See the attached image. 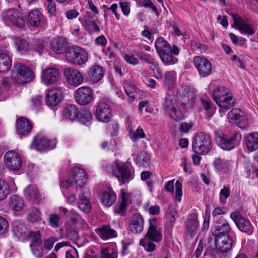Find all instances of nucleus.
<instances>
[{"label":"nucleus","instance_id":"obj_62","mask_svg":"<svg viewBox=\"0 0 258 258\" xmlns=\"http://www.w3.org/2000/svg\"><path fill=\"white\" fill-rule=\"evenodd\" d=\"M57 240V239L56 237H51L44 241L43 246L47 250V252L52 248L54 243Z\"/></svg>","mask_w":258,"mask_h":258},{"label":"nucleus","instance_id":"obj_26","mask_svg":"<svg viewBox=\"0 0 258 258\" xmlns=\"http://www.w3.org/2000/svg\"><path fill=\"white\" fill-rule=\"evenodd\" d=\"M235 103V99L233 97L231 93H230L227 96L223 98L217 104L220 107L219 113L221 116H223L225 112L233 107Z\"/></svg>","mask_w":258,"mask_h":258},{"label":"nucleus","instance_id":"obj_11","mask_svg":"<svg viewBox=\"0 0 258 258\" xmlns=\"http://www.w3.org/2000/svg\"><path fill=\"white\" fill-rule=\"evenodd\" d=\"M94 92L89 87L83 86L78 88L75 92L76 101L82 105L90 103L93 98Z\"/></svg>","mask_w":258,"mask_h":258},{"label":"nucleus","instance_id":"obj_48","mask_svg":"<svg viewBox=\"0 0 258 258\" xmlns=\"http://www.w3.org/2000/svg\"><path fill=\"white\" fill-rule=\"evenodd\" d=\"M79 120L82 123H86L89 122L92 119V114L89 109H83L81 110L77 117Z\"/></svg>","mask_w":258,"mask_h":258},{"label":"nucleus","instance_id":"obj_46","mask_svg":"<svg viewBox=\"0 0 258 258\" xmlns=\"http://www.w3.org/2000/svg\"><path fill=\"white\" fill-rule=\"evenodd\" d=\"M10 194V187L4 180L0 179V201L5 200Z\"/></svg>","mask_w":258,"mask_h":258},{"label":"nucleus","instance_id":"obj_21","mask_svg":"<svg viewBox=\"0 0 258 258\" xmlns=\"http://www.w3.org/2000/svg\"><path fill=\"white\" fill-rule=\"evenodd\" d=\"M105 71L98 65L92 66L87 73L86 81L90 83H95L103 77Z\"/></svg>","mask_w":258,"mask_h":258},{"label":"nucleus","instance_id":"obj_47","mask_svg":"<svg viewBox=\"0 0 258 258\" xmlns=\"http://www.w3.org/2000/svg\"><path fill=\"white\" fill-rule=\"evenodd\" d=\"M102 258H117L118 252L115 247L108 246L101 250Z\"/></svg>","mask_w":258,"mask_h":258},{"label":"nucleus","instance_id":"obj_41","mask_svg":"<svg viewBox=\"0 0 258 258\" xmlns=\"http://www.w3.org/2000/svg\"><path fill=\"white\" fill-rule=\"evenodd\" d=\"M230 93V91L227 88L224 87H217L213 92V99L217 103Z\"/></svg>","mask_w":258,"mask_h":258},{"label":"nucleus","instance_id":"obj_14","mask_svg":"<svg viewBox=\"0 0 258 258\" xmlns=\"http://www.w3.org/2000/svg\"><path fill=\"white\" fill-rule=\"evenodd\" d=\"M194 62L201 76L206 77L211 74L212 64L207 58L196 56L194 58Z\"/></svg>","mask_w":258,"mask_h":258},{"label":"nucleus","instance_id":"obj_64","mask_svg":"<svg viewBox=\"0 0 258 258\" xmlns=\"http://www.w3.org/2000/svg\"><path fill=\"white\" fill-rule=\"evenodd\" d=\"M123 58L128 63L132 65H137L139 63L137 58L133 54H125L123 55Z\"/></svg>","mask_w":258,"mask_h":258},{"label":"nucleus","instance_id":"obj_60","mask_svg":"<svg viewBox=\"0 0 258 258\" xmlns=\"http://www.w3.org/2000/svg\"><path fill=\"white\" fill-rule=\"evenodd\" d=\"M175 199L176 201L180 202L181 200L182 196V185L181 183L179 181L177 180L175 182Z\"/></svg>","mask_w":258,"mask_h":258},{"label":"nucleus","instance_id":"obj_43","mask_svg":"<svg viewBox=\"0 0 258 258\" xmlns=\"http://www.w3.org/2000/svg\"><path fill=\"white\" fill-rule=\"evenodd\" d=\"M15 43L17 50L21 54H25L28 52L30 49L29 43L24 39L20 38H16L15 39Z\"/></svg>","mask_w":258,"mask_h":258},{"label":"nucleus","instance_id":"obj_33","mask_svg":"<svg viewBox=\"0 0 258 258\" xmlns=\"http://www.w3.org/2000/svg\"><path fill=\"white\" fill-rule=\"evenodd\" d=\"M78 115L79 111L74 104H67L63 108L62 116L64 119L73 121L77 118Z\"/></svg>","mask_w":258,"mask_h":258},{"label":"nucleus","instance_id":"obj_12","mask_svg":"<svg viewBox=\"0 0 258 258\" xmlns=\"http://www.w3.org/2000/svg\"><path fill=\"white\" fill-rule=\"evenodd\" d=\"M149 227L145 237L159 242L162 239V229L159 227L157 220L153 218L149 220Z\"/></svg>","mask_w":258,"mask_h":258},{"label":"nucleus","instance_id":"obj_30","mask_svg":"<svg viewBox=\"0 0 258 258\" xmlns=\"http://www.w3.org/2000/svg\"><path fill=\"white\" fill-rule=\"evenodd\" d=\"M96 232L99 237L104 240L116 237L117 235L116 231L109 225H105L97 229Z\"/></svg>","mask_w":258,"mask_h":258},{"label":"nucleus","instance_id":"obj_13","mask_svg":"<svg viewBox=\"0 0 258 258\" xmlns=\"http://www.w3.org/2000/svg\"><path fill=\"white\" fill-rule=\"evenodd\" d=\"M234 27L241 33L251 35L255 33L253 25L247 19H243L239 16L232 15Z\"/></svg>","mask_w":258,"mask_h":258},{"label":"nucleus","instance_id":"obj_53","mask_svg":"<svg viewBox=\"0 0 258 258\" xmlns=\"http://www.w3.org/2000/svg\"><path fill=\"white\" fill-rule=\"evenodd\" d=\"M60 216L56 213L50 214L49 215L48 223L53 228H58L60 225Z\"/></svg>","mask_w":258,"mask_h":258},{"label":"nucleus","instance_id":"obj_44","mask_svg":"<svg viewBox=\"0 0 258 258\" xmlns=\"http://www.w3.org/2000/svg\"><path fill=\"white\" fill-rule=\"evenodd\" d=\"M201 102L202 107L208 111V113L205 115V118L209 119L215 112V106L212 104L210 100L208 99H204V98H201Z\"/></svg>","mask_w":258,"mask_h":258},{"label":"nucleus","instance_id":"obj_28","mask_svg":"<svg viewBox=\"0 0 258 258\" xmlns=\"http://www.w3.org/2000/svg\"><path fill=\"white\" fill-rule=\"evenodd\" d=\"M54 143L47 138L43 136H38L34 140V145L36 149L39 151H42L45 149L50 150L54 148Z\"/></svg>","mask_w":258,"mask_h":258},{"label":"nucleus","instance_id":"obj_4","mask_svg":"<svg viewBox=\"0 0 258 258\" xmlns=\"http://www.w3.org/2000/svg\"><path fill=\"white\" fill-rule=\"evenodd\" d=\"M233 240L230 235L215 237L216 249L214 252L215 258H225L230 251Z\"/></svg>","mask_w":258,"mask_h":258},{"label":"nucleus","instance_id":"obj_35","mask_svg":"<svg viewBox=\"0 0 258 258\" xmlns=\"http://www.w3.org/2000/svg\"><path fill=\"white\" fill-rule=\"evenodd\" d=\"M245 143L249 151H254L258 149V133L254 132L248 134L245 138Z\"/></svg>","mask_w":258,"mask_h":258},{"label":"nucleus","instance_id":"obj_55","mask_svg":"<svg viewBox=\"0 0 258 258\" xmlns=\"http://www.w3.org/2000/svg\"><path fill=\"white\" fill-rule=\"evenodd\" d=\"M230 195V190L229 188L224 186V187L221 189L219 193V202L222 205H225L227 199Z\"/></svg>","mask_w":258,"mask_h":258},{"label":"nucleus","instance_id":"obj_8","mask_svg":"<svg viewBox=\"0 0 258 258\" xmlns=\"http://www.w3.org/2000/svg\"><path fill=\"white\" fill-rule=\"evenodd\" d=\"M115 163V168L112 170V174L118 179L120 184L128 182L133 178L131 170L126 165L118 160Z\"/></svg>","mask_w":258,"mask_h":258},{"label":"nucleus","instance_id":"obj_6","mask_svg":"<svg viewBox=\"0 0 258 258\" xmlns=\"http://www.w3.org/2000/svg\"><path fill=\"white\" fill-rule=\"evenodd\" d=\"M211 139L205 133L198 134L192 142V150L196 154H207L211 150Z\"/></svg>","mask_w":258,"mask_h":258},{"label":"nucleus","instance_id":"obj_22","mask_svg":"<svg viewBox=\"0 0 258 258\" xmlns=\"http://www.w3.org/2000/svg\"><path fill=\"white\" fill-rule=\"evenodd\" d=\"M231 230L229 223L224 219L220 218L216 221L212 234L214 237L229 235Z\"/></svg>","mask_w":258,"mask_h":258},{"label":"nucleus","instance_id":"obj_56","mask_svg":"<svg viewBox=\"0 0 258 258\" xmlns=\"http://www.w3.org/2000/svg\"><path fill=\"white\" fill-rule=\"evenodd\" d=\"M67 217L71 220L74 224L77 223L82 224L84 222L82 217L74 210L70 211L67 215Z\"/></svg>","mask_w":258,"mask_h":258},{"label":"nucleus","instance_id":"obj_42","mask_svg":"<svg viewBox=\"0 0 258 258\" xmlns=\"http://www.w3.org/2000/svg\"><path fill=\"white\" fill-rule=\"evenodd\" d=\"M136 162L140 166L147 167L150 163V158L145 151H141L137 156Z\"/></svg>","mask_w":258,"mask_h":258},{"label":"nucleus","instance_id":"obj_50","mask_svg":"<svg viewBox=\"0 0 258 258\" xmlns=\"http://www.w3.org/2000/svg\"><path fill=\"white\" fill-rule=\"evenodd\" d=\"M29 236L30 239L31 240V242L30 244V246L42 245V241L40 231L30 232Z\"/></svg>","mask_w":258,"mask_h":258},{"label":"nucleus","instance_id":"obj_59","mask_svg":"<svg viewBox=\"0 0 258 258\" xmlns=\"http://www.w3.org/2000/svg\"><path fill=\"white\" fill-rule=\"evenodd\" d=\"M13 228L15 232L21 235L25 234L27 231L25 225L20 223L19 221H15L14 222Z\"/></svg>","mask_w":258,"mask_h":258},{"label":"nucleus","instance_id":"obj_36","mask_svg":"<svg viewBox=\"0 0 258 258\" xmlns=\"http://www.w3.org/2000/svg\"><path fill=\"white\" fill-rule=\"evenodd\" d=\"M9 204L10 208L15 211H21L24 206L23 199L16 195H14L10 198Z\"/></svg>","mask_w":258,"mask_h":258},{"label":"nucleus","instance_id":"obj_51","mask_svg":"<svg viewBox=\"0 0 258 258\" xmlns=\"http://www.w3.org/2000/svg\"><path fill=\"white\" fill-rule=\"evenodd\" d=\"M213 164L217 170L222 172H224L228 167L227 161L224 159H221L220 157L215 159Z\"/></svg>","mask_w":258,"mask_h":258},{"label":"nucleus","instance_id":"obj_25","mask_svg":"<svg viewBox=\"0 0 258 258\" xmlns=\"http://www.w3.org/2000/svg\"><path fill=\"white\" fill-rule=\"evenodd\" d=\"M70 175L73 179L74 185L77 187L83 186L87 180V176L85 170L79 167L74 168L71 171Z\"/></svg>","mask_w":258,"mask_h":258},{"label":"nucleus","instance_id":"obj_54","mask_svg":"<svg viewBox=\"0 0 258 258\" xmlns=\"http://www.w3.org/2000/svg\"><path fill=\"white\" fill-rule=\"evenodd\" d=\"M181 105L183 108L190 109L194 105V99L191 97V94L188 93L184 95L180 100Z\"/></svg>","mask_w":258,"mask_h":258},{"label":"nucleus","instance_id":"obj_32","mask_svg":"<svg viewBox=\"0 0 258 258\" xmlns=\"http://www.w3.org/2000/svg\"><path fill=\"white\" fill-rule=\"evenodd\" d=\"M12 55L7 51L0 54V72L10 70L12 64Z\"/></svg>","mask_w":258,"mask_h":258},{"label":"nucleus","instance_id":"obj_24","mask_svg":"<svg viewBox=\"0 0 258 258\" xmlns=\"http://www.w3.org/2000/svg\"><path fill=\"white\" fill-rule=\"evenodd\" d=\"M144 220L138 213L133 214L129 221L130 230L135 233H140L144 229Z\"/></svg>","mask_w":258,"mask_h":258},{"label":"nucleus","instance_id":"obj_37","mask_svg":"<svg viewBox=\"0 0 258 258\" xmlns=\"http://www.w3.org/2000/svg\"><path fill=\"white\" fill-rule=\"evenodd\" d=\"M116 194L114 192L111 190L104 191L100 197L102 203L107 207L112 206L116 201Z\"/></svg>","mask_w":258,"mask_h":258},{"label":"nucleus","instance_id":"obj_5","mask_svg":"<svg viewBox=\"0 0 258 258\" xmlns=\"http://www.w3.org/2000/svg\"><path fill=\"white\" fill-rule=\"evenodd\" d=\"M65 56L68 62L77 65L85 63L88 58L87 51L76 45L69 47L66 50Z\"/></svg>","mask_w":258,"mask_h":258},{"label":"nucleus","instance_id":"obj_57","mask_svg":"<svg viewBox=\"0 0 258 258\" xmlns=\"http://www.w3.org/2000/svg\"><path fill=\"white\" fill-rule=\"evenodd\" d=\"M131 139L134 142H137L139 138L143 139L146 137V135L141 127L139 126L135 132H133L131 134Z\"/></svg>","mask_w":258,"mask_h":258},{"label":"nucleus","instance_id":"obj_27","mask_svg":"<svg viewBox=\"0 0 258 258\" xmlns=\"http://www.w3.org/2000/svg\"><path fill=\"white\" fill-rule=\"evenodd\" d=\"M24 195L26 199L36 203H39L42 201L40 192L35 185H29L26 187Z\"/></svg>","mask_w":258,"mask_h":258},{"label":"nucleus","instance_id":"obj_63","mask_svg":"<svg viewBox=\"0 0 258 258\" xmlns=\"http://www.w3.org/2000/svg\"><path fill=\"white\" fill-rule=\"evenodd\" d=\"M177 215L176 211L172 207H169L167 214V219L169 222L173 223L175 222L176 218L175 216Z\"/></svg>","mask_w":258,"mask_h":258},{"label":"nucleus","instance_id":"obj_52","mask_svg":"<svg viewBox=\"0 0 258 258\" xmlns=\"http://www.w3.org/2000/svg\"><path fill=\"white\" fill-rule=\"evenodd\" d=\"M33 255L37 258H41L47 253V250L44 248L43 244L30 246Z\"/></svg>","mask_w":258,"mask_h":258},{"label":"nucleus","instance_id":"obj_10","mask_svg":"<svg viewBox=\"0 0 258 258\" xmlns=\"http://www.w3.org/2000/svg\"><path fill=\"white\" fill-rule=\"evenodd\" d=\"M230 218L233 221L237 228L242 232L250 235L253 232V227L249 220L244 218L237 211L232 212Z\"/></svg>","mask_w":258,"mask_h":258},{"label":"nucleus","instance_id":"obj_40","mask_svg":"<svg viewBox=\"0 0 258 258\" xmlns=\"http://www.w3.org/2000/svg\"><path fill=\"white\" fill-rule=\"evenodd\" d=\"M27 219L31 223L39 222L42 220L41 213L38 209L32 207L28 211Z\"/></svg>","mask_w":258,"mask_h":258},{"label":"nucleus","instance_id":"obj_9","mask_svg":"<svg viewBox=\"0 0 258 258\" xmlns=\"http://www.w3.org/2000/svg\"><path fill=\"white\" fill-rule=\"evenodd\" d=\"M1 15L5 22H9L18 28H21L25 25L22 14L15 9H10L4 11Z\"/></svg>","mask_w":258,"mask_h":258},{"label":"nucleus","instance_id":"obj_3","mask_svg":"<svg viewBox=\"0 0 258 258\" xmlns=\"http://www.w3.org/2000/svg\"><path fill=\"white\" fill-rule=\"evenodd\" d=\"M215 138L219 147L224 150L230 151L239 145L241 135L239 133H236L232 136L228 137L224 134L216 133Z\"/></svg>","mask_w":258,"mask_h":258},{"label":"nucleus","instance_id":"obj_29","mask_svg":"<svg viewBox=\"0 0 258 258\" xmlns=\"http://www.w3.org/2000/svg\"><path fill=\"white\" fill-rule=\"evenodd\" d=\"M32 129V125L26 118H20L17 120V130L18 134L21 136L29 134Z\"/></svg>","mask_w":258,"mask_h":258},{"label":"nucleus","instance_id":"obj_23","mask_svg":"<svg viewBox=\"0 0 258 258\" xmlns=\"http://www.w3.org/2000/svg\"><path fill=\"white\" fill-rule=\"evenodd\" d=\"M27 17L29 23L33 27H42L46 22V19L43 15L36 9L29 12Z\"/></svg>","mask_w":258,"mask_h":258},{"label":"nucleus","instance_id":"obj_16","mask_svg":"<svg viewBox=\"0 0 258 258\" xmlns=\"http://www.w3.org/2000/svg\"><path fill=\"white\" fill-rule=\"evenodd\" d=\"M64 76L69 84L77 87L84 81L82 73L77 69L73 68H67L64 70Z\"/></svg>","mask_w":258,"mask_h":258},{"label":"nucleus","instance_id":"obj_18","mask_svg":"<svg viewBox=\"0 0 258 258\" xmlns=\"http://www.w3.org/2000/svg\"><path fill=\"white\" fill-rule=\"evenodd\" d=\"M4 159L6 165L10 170L17 171L20 168L22 161L16 152L12 151L7 152Z\"/></svg>","mask_w":258,"mask_h":258},{"label":"nucleus","instance_id":"obj_1","mask_svg":"<svg viewBox=\"0 0 258 258\" xmlns=\"http://www.w3.org/2000/svg\"><path fill=\"white\" fill-rule=\"evenodd\" d=\"M12 80L18 84H25L31 82L34 74L30 68L21 62H15L11 70Z\"/></svg>","mask_w":258,"mask_h":258},{"label":"nucleus","instance_id":"obj_31","mask_svg":"<svg viewBox=\"0 0 258 258\" xmlns=\"http://www.w3.org/2000/svg\"><path fill=\"white\" fill-rule=\"evenodd\" d=\"M186 232L192 238L197 233L199 223L197 216H194L187 219L185 223Z\"/></svg>","mask_w":258,"mask_h":258},{"label":"nucleus","instance_id":"obj_34","mask_svg":"<svg viewBox=\"0 0 258 258\" xmlns=\"http://www.w3.org/2000/svg\"><path fill=\"white\" fill-rule=\"evenodd\" d=\"M51 45L53 51L58 54L63 53L67 47V41L61 37L53 39Z\"/></svg>","mask_w":258,"mask_h":258},{"label":"nucleus","instance_id":"obj_58","mask_svg":"<svg viewBox=\"0 0 258 258\" xmlns=\"http://www.w3.org/2000/svg\"><path fill=\"white\" fill-rule=\"evenodd\" d=\"M79 208L86 213H89L91 211V206L89 201H78Z\"/></svg>","mask_w":258,"mask_h":258},{"label":"nucleus","instance_id":"obj_17","mask_svg":"<svg viewBox=\"0 0 258 258\" xmlns=\"http://www.w3.org/2000/svg\"><path fill=\"white\" fill-rule=\"evenodd\" d=\"M60 76L57 69L48 68L45 69L42 74L41 81L48 86L56 84L60 79Z\"/></svg>","mask_w":258,"mask_h":258},{"label":"nucleus","instance_id":"obj_61","mask_svg":"<svg viewBox=\"0 0 258 258\" xmlns=\"http://www.w3.org/2000/svg\"><path fill=\"white\" fill-rule=\"evenodd\" d=\"M90 192L89 189L84 188L82 189L79 196V201H89Z\"/></svg>","mask_w":258,"mask_h":258},{"label":"nucleus","instance_id":"obj_39","mask_svg":"<svg viewBox=\"0 0 258 258\" xmlns=\"http://www.w3.org/2000/svg\"><path fill=\"white\" fill-rule=\"evenodd\" d=\"M134 52L137 56H138L140 59L144 60L147 63L151 64L152 67H154V68H156L157 71L159 72L160 69L158 66V62L154 58H152L150 55L141 51H135Z\"/></svg>","mask_w":258,"mask_h":258},{"label":"nucleus","instance_id":"obj_49","mask_svg":"<svg viewBox=\"0 0 258 258\" xmlns=\"http://www.w3.org/2000/svg\"><path fill=\"white\" fill-rule=\"evenodd\" d=\"M152 240L145 237L140 241V244L144 247L145 250L147 252H153L156 248V245Z\"/></svg>","mask_w":258,"mask_h":258},{"label":"nucleus","instance_id":"obj_38","mask_svg":"<svg viewBox=\"0 0 258 258\" xmlns=\"http://www.w3.org/2000/svg\"><path fill=\"white\" fill-rule=\"evenodd\" d=\"M129 195L127 193L122 192L121 202L115 205L114 206V212L116 213L122 215L125 211L128 205V199Z\"/></svg>","mask_w":258,"mask_h":258},{"label":"nucleus","instance_id":"obj_20","mask_svg":"<svg viewBox=\"0 0 258 258\" xmlns=\"http://www.w3.org/2000/svg\"><path fill=\"white\" fill-rule=\"evenodd\" d=\"M62 97V90L60 87L54 88L47 91L46 102L47 105L54 106L58 105Z\"/></svg>","mask_w":258,"mask_h":258},{"label":"nucleus","instance_id":"obj_19","mask_svg":"<svg viewBox=\"0 0 258 258\" xmlns=\"http://www.w3.org/2000/svg\"><path fill=\"white\" fill-rule=\"evenodd\" d=\"M228 118L231 121H234L237 126L244 128L247 124V120L244 112L238 108L232 109L227 114Z\"/></svg>","mask_w":258,"mask_h":258},{"label":"nucleus","instance_id":"obj_2","mask_svg":"<svg viewBox=\"0 0 258 258\" xmlns=\"http://www.w3.org/2000/svg\"><path fill=\"white\" fill-rule=\"evenodd\" d=\"M155 45L159 57L165 65H173L178 61L177 58L174 56L171 52L170 45L164 38H158Z\"/></svg>","mask_w":258,"mask_h":258},{"label":"nucleus","instance_id":"obj_15","mask_svg":"<svg viewBox=\"0 0 258 258\" xmlns=\"http://www.w3.org/2000/svg\"><path fill=\"white\" fill-rule=\"evenodd\" d=\"M95 115L99 121L108 122L111 118V109L106 102L100 101L96 105Z\"/></svg>","mask_w":258,"mask_h":258},{"label":"nucleus","instance_id":"obj_7","mask_svg":"<svg viewBox=\"0 0 258 258\" xmlns=\"http://www.w3.org/2000/svg\"><path fill=\"white\" fill-rule=\"evenodd\" d=\"M163 109L167 115L174 120H181L184 117L183 113L179 109L175 99L171 96L165 97Z\"/></svg>","mask_w":258,"mask_h":258},{"label":"nucleus","instance_id":"obj_45","mask_svg":"<svg viewBox=\"0 0 258 258\" xmlns=\"http://www.w3.org/2000/svg\"><path fill=\"white\" fill-rule=\"evenodd\" d=\"M176 78V74L174 71L167 72L165 73V84L169 89H171L174 85Z\"/></svg>","mask_w":258,"mask_h":258}]
</instances>
